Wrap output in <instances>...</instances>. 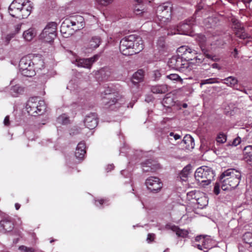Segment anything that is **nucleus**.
Returning a JSON list of instances; mask_svg holds the SVG:
<instances>
[{"label": "nucleus", "instance_id": "f257e3e1", "mask_svg": "<svg viewBox=\"0 0 252 252\" xmlns=\"http://www.w3.org/2000/svg\"><path fill=\"white\" fill-rule=\"evenodd\" d=\"M120 50L125 56L138 53L144 48L141 38L135 35H130L122 39L120 43Z\"/></svg>", "mask_w": 252, "mask_h": 252}, {"label": "nucleus", "instance_id": "f03ea898", "mask_svg": "<svg viewBox=\"0 0 252 252\" xmlns=\"http://www.w3.org/2000/svg\"><path fill=\"white\" fill-rule=\"evenodd\" d=\"M241 173L237 170L230 168L224 171L220 176V181L223 190H230L239 184Z\"/></svg>", "mask_w": 252, "mask_h": 252}, {"label": "nucleus", "instance_id": "7ed1b4c3", "mask_svg": "<svg viewBox=\"0 0 252 252\" xmlns=\"http://www.w3.org/2000/svg\"><path fill=\"white\" fill-rule=\"evenodd\" d=\"M32 9L29 0H14L9 7V13L13 17L29 16Z\"/></svg>", "mask_w": 252, "mask_h": 252}, {"label": "nucleus", "instance_id": "20e7f679", "mask_svg": "<svg viewBox=\"0 0 252 252\" xmlns=\"http://www.w3.org/2000/svg\"><path fill=\"white\" fill-rule=\"evenodd\" d=\"M26 109L30 115L36 116L44 113L46 106L43 100H39L37 97H32L28 100Z\"/></svg>", "mask_w": 252, "mask_h": 252}, {"label": "nucleus", "instance_id": "39448f33", "mask_svg": "<svg viewBox=\"0 0 252 252\" xmlns=\"http://www.w3.org/2000/svg\"><path fill=\"white\" fill-rule=\"evenodd\" d=\"M215 174L213 170L208 166H202L198 168L195 173L194 177L196 181L202 186L208 185L213 179Z\"/></svg>", "mask_w": 252, "mask_h": 252}, {"label": "nucleus", "instance_id": "423d86ee", "mask_svg": "<svg viewBox=\"0 0 252 252\" xmlns=\"http://www.w3.org/2000/svg\"><path fill=\"white\" fill-rule=\"evenodd\" d=\"M168 65L169 67L185 73L191 70L189 63L183 60V58L180 56H173L169 60Z\"/></svg>", "mask_w": 252, "mask_h": 252}, {"label": "nucleus", "instance_id": "0eeeda50", "mask_svg": "<svg viewBox=\"0 0 252 252\" xmlns=\"http://www.w3.org/2000/svg\"><path fill=\"white\" fill-rule=\"evenodd\" d=\"M102 103L105 108L114 110L120 108L125 103V100L118 93H114L110 97L104 98Z\"/></svg>", "mask_w": 252, "mask_h": 252}, {"label": "nucleus", "instance_id": "6e6552de", "mask_svg": "<svg viewBox=\"0 0 252 252\" xmlns=\"http://www.w3.org/2000/svg\"><path fill=\"white\" fill-rule=\"evenodd\" d=\"M20 70L22 75L27 77H32L35 75L34 63L29 57H23L19 63Z\"/></svg>", "mask_w": 252, "mask_h": 252}, {"label": "nucleus", "instance_id": "1a4fd4ad", "mask_svg": "<svg viewBox=\"0 0 252 252\" xmlns=\"http://www.w3.org/2000/svg\"><path fill=\"white\" fill-rule=\"evenodd\" d=\"M158 18L160 22V26L162 27L164 24L170 21L171 18V7L169 3H164L160 5L158 9Z\"/></svg>", "mask_w": 252, "mask_h": 252}, {"label": "nucleus", "instance_id": "9d476101", "mask_svg": "<svg viewBox=\"0 0 252 252\" xmlns=\"http://www.w3.org/2000/svg\"><path fill=\"white\" fill-rule=\"evenodd\" d=\"M195 241L198 243L195 244L194 246L204 252H208L209 249L213 247L214 242L209 236L199 235L195 237Z\"/></svg>", "mask_w": 252, "mask_h": 252}, {"label": "nucleus", "instance_id": "9b49d317", "mask_svg": "<svg viewBox=\"0 0 252 252\" xmlns=\"http://www.w3.org/2000/svg\"><path fill=\"white\" fill-rule=\"evenodd\" d=\"M145 184L148 189L152 192H158L160 190L162 187V183L160 179L156 177H150L145 182Z\"/></svg>", "mask_w": 252, "mask_h": 252}, {"label": "nucleus", "instance_id": "f8f14e48", "mask_svg": "<svg viewBox=\"0 0 252 252\" xmlns=\"http://www.w3.org/2000/svg\"><path fill=\"white\" fill-rule=\"evenodd\" d=\"M195 38L196 41L198 42L204 55L208 59H211L213 61L215 62H217L219 60V59L217 58L215 56H212V55L207 53L208 51L204 48V46L206 42V37L202 33L197 34Z\"/></svg>", "mask_w": 252, "mask_h": 252}, {"label": "nucleus", "instance_id": "ddd939ff", "mask_svg": "<svg viewBox=\"0 0 252 252\" xmlns=\"http://www.w3.org/2000/svg\"><path fill=\"white\" fill-rule=\"evenodd\" d=\"M187 54L185 55L183 58H184V60L188 61L195 60V62H191V63H196L199 64L202 63L204 62V59L203 56L202 55L196 56L197 53L195 50H192L190 48V50H189L187 52Z\"/></svg>", "mask_w": 252, "mask_h": 252}, {"label": "nucleus", "instance_id": "4468645a", "mask_svg": "<svg viewBox=\"0 0 252 252\" xmlns=\"http://www.w3.org/2000/svg\"><path fill=\"white\" fill-rule=\"evenodd\" d=\"M99 57L98 55H95L93 57L88 59L77 58L76 64L79 67L91 68L93 63L96 62Z\"/></svg>", "mask_w": 252, "mask_h": 252}, {"label": "nucleus", "instance_id": "2eb2a0df", "mask_svg": "<svg viewBox=\"0 0 252 252\" xmlns=\"http://www.w3.org/2000/svg\"><path fill=\"white\" fill-rule=\"evenodd\" d=\"M84 123L86 127L90 129L94 128L98 124L97 115L95 113H91L86 116Z\"/></svg>", "mask_w": 252, "mask_h": 252}, {"label": "nucleus", "instance_id": "dca6fc26", "mask_svg": "<svg viewBox=\"0 0 252 252\" xmlns=\"http://www.w3.org/2000/svg\"><path fill=\"white\" fill-rule=\"evenodd\" d=\"M195 19L191 17L188 20H186L180 23L177 26V32H189L192 30V27L194 24Z\"/></svg>", "mask_w": 252, "mask_h": 252}, {"label": "nucleus", "instance_id": "f3484780", "mask_svg": "<svg viewBox=\"0 0 252 252\" xmlns=\"http://www.w3.org/2000/svg\"><path fill=\"white\" fill-rule=\"evenodd\" d=\"M14 228V223L8 218L0 221V232L3 233L11 232Z\"/></svg>", "mask_w": 252, "mask_h": 252}, {"label": "nucleus", "instance_id": "a211bd4d", "mask_svg": "<svg viewBox=\"0 0 252 252\" xmlns=\"http://www.w3.org/2000/svg\"><path fill=\"white\" fill-rule=\"evenodd\" d=\"M86 153V143L84 141H81L76 147L75 156L77 158L82 159Z\"/></svg>", "mask_w": 252, "mask_h": 252}, {"label": "nucleus", "instance_id": "6ab92c4d", "mask_svg": "<svg viewBox=\"0 0 252 252\" xmlns=\"http://www.w3.org/2000/svg\"><path fill=\"white\" fill-rule=\"evenodd\" d=\"M57 32H41L40 39L44 42L51 43L57 35Z\"/></svg>", "mask_w": 252, "mask_h": 252}, {"label": "nucleus", "instance_id": "aec40b11", "mask_svg": "<svg viewBox=\"0 0 252 252\" xmlns=\"http://www.w3.org/2000/svg\"><path fill=\"white\" fill-rule=\"evenodd\" d=\"M244 158L250 164H252V145H249L245 147L243 150Z\"/></svg>", "mask_w": 252, "mask_h": 252}, {"label": "nucleus", "instance_id": "412c9836", "mask_svg": "<svg viewBox=\"0 0 252 252\" xmlns=\"http://www.w3.org/2000/svg\"><path fill=\"white\" fill-rule=\"evenodd\" d=\"M192 167L190 164L186 166L181 171L179 177L183 181H186L188 180L189 175L191 172Z\"/></svg>", "mask_w": 252, "mask_h": 252}, {"label": "nucleus", "instance_id": "4be33fe9", "mask_svg": "<svg viewBox=\"0 0 252 252\" xmlns=\"http://www.w3.org/2000/svg\"><path fill=\"white\" fill-rule=\"evenodd\" d=\"M144 76V71L142 69H139L133 75L131 79L132 83L134 85L138 84L143 81Z\"/></svg>", "mask_w": 252, "mask_h": 252}, {"label": "nucleus", "instance_id": "5701e85b", "mask_svg": "<svg viewBox=\"0 0 252 252\" xmlns=\"http://www.w3.org/2000/svg\"><path fill=\"white\" fill-rule=\"evenodd\" d=\"M170 229L175 232L178 237L185 238L189 234V231L187 230L180 229L178 226L175 225L170 226Z\"/></svg>", "mask_w": 252, "mask_h": 252}, {"label": "nucleus", "instance_id": "b1692460", "mask_svg": "<svg viewBox=\"0 0 252 252\" xmlns=\"http://www.w3.org/2000/svg\"><path fill=\"white\" fill-rule=\"evenodd\" d=\"M183 141L186 145V148L187 149L189 150L193 148L194 146V140L190 135L185 136Z\"/></svg>", "mask_w": 252, "mask_h": 252}, {"label": "nucleus", "instance_id": "393cba45", "mask_svg": "<svg viewBox=\"0 0 252 252\" xmlns=\"http://www.w3.org/2000/svg\"><path fill=\"white\" fill-rule=\"evenodd\" d=\"M167 91L166 85H157L151 88V91L154 94H165Z\"/></svg>", "mask_w": 252, "mask_h": 252}, {"label": "nucleus", "instance_id": "a878e982", "mask_svg": "<svg viewBox=\"0 0 252 252\" xmlns=\"http://www.w3.org/2000/svg\"><path fill=\"white\" fill-rule=\"evenodd\" d=\"M10 94L13 97H17L24 92V88L19 85L12 86L10 89Z\"/></svg>", "mask_w": 252, "mask_h": 252}, {"label": "nucleus", "instance_id": "bb28decb", "mask_svg": "<svg viewBox=\"0 0 252 252\" xmlns=\"http://www.w3.org/2000/svg\"><path fill=\"white\" fill-rule=\"evenodd\" d=\"M114 91L113 89L109 87L105 88V90L101 93V100L104 99V98L110 97V95L111 96L114 94V93H117V92H114Z\"/></svg>", "mask_w": 252, "mask_h": 252}, {"label": "nucleus", "instance_id": "cd10ccee", "mask_svg": "<svg viewBox=\"0 0 252 252\" xmlns=\"http://www.w3.org/2000/svg\"><path fill=\"white\" fill-rule=\"evenodd\" d=\"M58 24L55 22H48L45 27L43 31L45 32H57Z\"/></svg>", "mask_w": 252, "mask_h": 252}, {"label": "nucleus", "instance_id": "c85d7f7f", "mask_svg": "<svg viewBox=\"0 0 252 252\" xmlns=\"http://www.w3.org/2000/svg\"><path fill=\"white\" fill-rule=\"evenodd\" d=\"M230 21L232 23V28L236 30H244V27L239 21L234 16L230 17Z\"/></svg>", "mask_w": 252, "mask_h": 252}, {"label": "nucleus", "instance_id": "c756f323", "mask_svg": "<svg viewBox=\"0 0 252 252\" xmlns=\"http://www.w3.org/2000/svg\"><path fill=\"white\" fill-rule=\"evenodd\" d=\"M223 80L224 81L223 83L230 87L234 86L235 85L237 84L238 82L237 79L235 77L232 76L227 77Z\"/></svg>", "mask_w": 252, "mask_h": 252}, {"label": "nucleus", "instance_id": "7c9ffc66", "mask_svg": "<svg viewBox=\"0 0 252 252\" xmlns=\"http://www.w3.org/2000/svg\"><path fill=\"white\" fill-rule=\"evenodd\" d=\"M100 43V38L98 37H93L90 42V45L92 48H97Z\"/></svg>", "mask_w": 252, "mask_h": 252}, {"label": "nucleus", "instance_id": "2f4dec72", "mask_svg": "<svg viewBox=\"0 0 252 252\" xmlns=\"http://www.w3.org/2000/svg\"><path fill=\"white\" fill-rule=\"evenodd\" d=\"M70 24L72 26L75 27L72 29V30L75 32H77L78 31L82 29L84 26V23L82 22H79L77 21L76 22L75 21H71Z\"/></svg>", "mask_w": 252, "mask_h": 252}, {"label": "nucleus", "instance_id": "473e14b6", "mask_svg": "<svg viewBox=\"0 0 252 252\" xmlns=\"http://www.w3.org/2000/svg\"><path fill=\"white\" fill-rule=\"evenodd\" d=\"M144 163L145 164L149 166L153 172H155L158 167V165L156 163V162L151 159L146 160Z\"/></svg>", "mask_w": 252, "mask_h": 252}, {"label": "nucleus", "instance_id": "72a5a7b5", "mask_svg": "<svg viewBox=\"0 0 252 252\" xmlns=\"http://www.w3.org/2000/svg\"><path fill=\"white\" fill-rule=\"evenodd\" d=\"M166 78L173 81L179 82L181 83L183 82V79L178 74L176 73H172L166 75Z\"/></svg>", "mask_w": 252, "mask_h": 252}, {"label": "nucleus", "instance_id": "f704fd0d", "mask_svg": "<svg viewBox=\"0 0 252 252\" xmlns=\"http://www.w3.org/2000/svg\"><path fill=\"white\" fill-rule=\"evenodd\" d=\"M218 79L216 78H211L205 80H202L201 81L200 86L201 87L205 84L219 83V81H218Z\"/></svg>", "mask_w": 252, "mask_h": 252}, {"label": "nucleus", "instance_id": "c9c22d12", "mask_svg": "<svg viewBox=\"0 0 252 252\" xmlns=\"http://www.w3.org/2000/svg\"><path fill=\"white\" fill-rule=\"evenodd\" d=\"M36 32H23V36L27 41H31L35 36Z\"/></svg>", "mask_w": 252, "mask_h": 252}, {"label": "nucleus", "instance_id": "e433bc0d", "mask_svg": "<svg viewBox=\"0 0 252 252\" xmlns=\"http://www.w3.org/2000/svg\"><path fill=\"white\" fill-rule=\"evenodd\" d=\"M190 50V48L188 46H182L178 48L177 52L181 54L182 56H184L188 51Z\"/></svg>", "mask_w": 252, "mask_h": 252}, {"label": "nucleus", "instance_id": "4c0bfd02", "mask_svg": "<svg viewBox=\"0 0 252 252\" xmlns=\"http://www.w3.org/2000/svg\"><path fill=\"white\" fill-rule=\"evenodd\" d=\"M217 142L224 143L226 141V136L223 133H220L216 139Z\"/></svg>", "mask_w": 252, "mask_h": 252}, {"label": "nucleus", "instance_id": "58836bf2", "mask_svg": "<svg viewBox=\"0 0 252 252\" xmlns=\"http://www.w3.org/2000/svg\"><path fill=\"white\" fill-rule=\"evenodd\" d=\"M19 249L24 252H35V250L33 248L28 247L25 246H21Z\"/></svg>", "mask_w": 252, "mask_h": 252}, {"label": "nucleus", "instance_id": "ea45409f", "mask_svg": "<svg viewBox=\"0 0 252 252\" xmlns=\"http://www.w3.org/2000/svg\"><path fill=\"white\" fill-rule=\"evenodd\" d=\"M99 73L101 75H104L103 79L106 80L108 79V77L110 75V72L108 70L105 71L104 69H101L99 71Z\"/></svg>", "mask_w": 252, "mask_h": 252}, {"label": "nucleus", "instance_id": "a19ab883", "mask_svg": "<svg viewBox=\"0 0 252 252\" xmlns=\"http://www.w3.org/2000/svg\"><path fill=\"white\" fill-rule=\"evenodd\" d=\"M235 35L240 39H245L248 38L249 35L247 32H235Z\"/></svg>", "mask_w": 252, "mask_h": 252}, {"label": "nucleus", "instance_id": "79ce46f5", "mask_svg": "<svg viewBox=\"0 0 252 252\" xmlns=\"http://www.w3.org/2000/svg\"><path fill=\"white\" fill-rule=\"evenodd\" d=\"M156 235L154 233H149L147 235V241L148 243H151L154 241Z\"/></svg>", "mask_w": 252, "mask_h": 252}, {"label": "nucleus", "instance_id": "37998d69", "mask_svg": "<svg viewBox=\"0 0 252 252\" xmlns=\"http://www.w3.org/2000/svg\"><path fill=\"white\" fill-rule=\"evenodd\" d=\"M158 45L161 48H164L165 46V39L164 37H160L158 42Z\"/></svg>", "mask_w": 252, "mask_h": 252}, {"label": "nucleus", "instance_id": "c03bdc74", "mask_svg": "<svg viewBox=\"0 0 252 252\" xmlns=\"http://www.w3.org/2000/svg\"><path fill=\"white\" fill-rule=\"evenodd\" d=\"M220 184L219 183H216L214 188V192L215 194L218 195L220 193Z\"/></svg>", "mask_w": 252, "mask_h": 252}, {"label": "nucleus", "instance_id": "a18cd8bd", "mask_svg": "<svg viewBox=\"0 0 252 252\" xmlns=\"http://www.w3.org/2000/svg\"><path fill=\"white\" fill-rule=\"evenodd\" d=\"M142 167L143 171L145 172H153V171L152 170L151 168L150 167H149V166L145 164L144 162L142 163Z\"/></svg>", "mask_w": 252, "mask_h": 252}, {"label": "nucleus", "instance_id": "49530a36", "mask_svg": "<svg viewBox=\"0 0 252 252\" xmlns=\"http://www.w3.org/2000/svg\"><path fill=\"white\" fill-rule=\"evenodd\" d=\"M100 4L106 5L112 2V0H97Z\"/></svg>", "mask_w": 252, "mask_h": 252}, {"label": "nucleus", "instance_id": "de8ad7c7", "mask_svg": "<svg viewBox=\"0 0 252 252\" xmlns=\"http://www.w3.org/2000/svg\"><path fill=\"white\" fill-rule=\"evenodd\" d=\"M14 37V34H9L5 37V44L7 45L9 42L12 38Z\"/></svg>", "mask_w": 252, "mask_h": 252}, {"label": "nucleus", "instance_id": "09e8293b", "mask_svg": "<svg viewBox=\"0 0 252 252\" xmlns=\"http://www.w3.org/2000/svg\"><path fill=\"white\" fill-rule=\"evenodd\" d=\"M169 136H173L175 140H178L181 138V136L179 134H175L173 132H170Z\"/></svg>", "mask_w": 252, "mask_h": 252}, {"label": "nucleus", "instance_id": "8fccbe9b", "mask_svg": "<svg viewBox=\"0 0 252 252\" xmlns=\"http://www.w3.org/2000/svg\"><path fill=\"white\" fill-rule=\"evenodd\" d=\"M3 123H4V125L5 126H9L10 125V120H9V116H6L4 119V121H3Z\"/></svg>", "mask_w": 252, "mask_h": 252}, {"label": "nucleus", "instance_id": "3c124183", "mask_svg": "<svg viewBox=\"0 0 252 252\" xmlns=\"http://www.w3.org/2000/svg\"><path fill=\"white\" fill-rule=\"evenodd\" d=\"M105 200H104L103 199H98V200H96L95 201V205L96 206H98L99 205L97 204V203H98L100 205H102L103 204V203L105 202Z\"/></svg>", "mask_w": 252, "mask_h": 252}, {"label": "nucleus", "instance_id": "603ef678", "mask_svg": "<svg viewBox=\"0 0 252 252\" xmlns=\"http://www.w3.org/2000/svg\"><path fill=\"white\" fill-rule=\"evenodd\" d=\"M241 142V139H240V138L238 137V138H235L233 141V143H232V144L234 146H237L238 145V144H239Z\"/></svg>", "mask_w": 252, "mask_h": 252}, {"label": "nucleus", "instance_id": "864d4df0", "mask_svg": "<svg viewBox=\"0 0 252 252\" xmlns=\"http://www.w3.org/2000/svg\"><path fill=\"white\" fill-rule=\"evenodd\" d=\"M134 10L136 15H139L142 13V12H141V10L137 5L135 6Z\"/></svg>", "mask_w": 252, "mask_h": 252}, {"label": "nucleus", "instance_id": "5fc2aeb1", "mask_svg": "<svg viewBox=\"0 0 252 252\" xmlns=\"http://www.w3.org/2000/svg\"><path fill=\"white\" fill-rule=\"evenodd\" d=\"M154 75H155V77L156 79H158V78H159L160 77L161 74H160L159 71L156 70L154 72Z\"/></svg>", "mask_w": 252, "mask_h": 252}, {"label": "nucleus", "instance_id": "6e6d98bb", "mask_svg": "<svg viewBox=\"0 0 252 252\" xmlns=\"http://www.w3.org/2000/svg\"><path fill=\"white\" fill-rule=\"evenodd\" d=\"M232 55L235 58L237 57L238 51L236 48H235L233 52H232Z\"/></svg>", "mask_w": 252, "mask_h": 252}, {"label": "nucleus", "instance_id": "4d7b16f0", "mask_svg": "<svg viewBox=\"0 0 252 252\" xmlns=\"http://www.w3.org/2000/svg\"><path fill=\"white\" fill-rule=\"evenodd\" d=\"M62 35L64 37H67L69 35H71L72 34L68 32H61Z\"/></svg>", "mask_w": 252, "mask_h": 252}, {"label": "nucleus", "instance_id": "13d9d810", "mask_svg": "<svg viewBox=\"0 0 252 252\" xmlns=\"http://www.w3.org/2000/svg\"><path fill=\"white\" fill-rule=\"evenodd\" d=\"M213 21H214V20L213 18H209L205 21V23L206 24L207 23H210L212 22Z\"/></svg>", "mask_w": 252, "mask_h": 252}, {"label": "nucleus", "instance_id": "bf43d9fd", "mask_svg": "<svg viewBox=\"0 0 252 252\" xmlns=\"http://www.w3.org/2000/svg\"><path fill=\"white\" fill-rule=\"evenodd\" d=\"M212 66L213 68H218V69H220V67H219V65L218 63H214L212 64Z\"/></svg>", "mask_w": 252, "mask_h": 252}, {"label": "nucleus", "instance_id": "052dcab7", "mask_svg": "<svg viewBox=\"0 0 252 252\" xmlns=\"http://www.w3.org/2000/svg\"><path fill=\"white\" fill-rule=\"evenodd\" d=\"M21 207V205L18 203L15 204V207L17 210H18Z\"/></svg>", "mask_w": 252, "mask_h": 252}, {"label": "nucleus", "instance_id": "680f3d73", "mask_svg": "<svg viewBox=\"0 0 252 252\" xmlns=\"http://www.w3.org/2000/svg\"><path fill=\"white\" fill-rule=\"evenodd\" d=\"M134 1L137 4H140L142 3V0H134Z\"/></svg>", "mask_w": 252, "mask_h": 252}, {"label": "nucleus", "instance_id": "e2e57ef3", "mask_svg": "<svg viewBox=\"0 0 252 252\" xmlns=\"http://www.w3.org/2000/svg\"><path fill=\"white\" fill-rule=\"evenodd\" d=\"M22 27V25H18L17 26V28H16V31L18 32L19 31H20L21 29V27Z\"/></svg>", "mask_w": 252, "mask_h": 252}, {"label": "nucleus", "instance_id": "0e129e2a", "mask_svg": "<svg viewBox=\"0 0 252 252\" xmlns=\"http://www.w3.org/2000/svg\"><path fill=\"white\" fill-rule=\"evenodd\" d=\"M182 106H183V107L186 108L188 107V105L187 103H183Z\"/></svg>", "mask_w": 252, "mask_h": 252}, {"label": "nucleus", "instance_id": "69168bd1", "mask_svg": "<svg viewBox=\"0 0 252 252\" xmlns=\"http://www.w3.org/2000/svg\"><path fill=\"white\" fill-rule=\"evenodd\" d=\"M192 32H189L190 34H186V35H190V36H193V35H192L191 33H192Z\"/></svg>", "mask_w": 252, "mask_h": 252}, {"label": "nucleus", "instance_id": "338daca9", "mask_svg": "<svg viewBox=\"0 0 252 252\" xmlns=\"http://www.w3.org/2000/svg\"><path fill=\"white\" fill-rule=\"evenodd\" d=\"M169 251V249H166L164 251V252H167Z\"/></svg>", "mask_w": 252, "mask_h": 252}, {"label": "nucleus", "instance_id": "774afa93", "mask_svg": "<svg viewBox=\"0 0 252 252\" xmlns=\"http://www.w3.org/2000/svg\"><path fill=\"white\" fill-rule=\"evenodd\" d=\"M199 200H200V199H198L197 200V203H198V204H200V202H199Z\"/></svg>", "mask_w": 252, "mask_h": 252}]
</instances>
